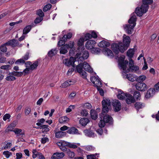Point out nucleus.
I'll list each match as a JSON object with an SVG mask.
<instances>
[{"label":"nucleus","mask_w":159,"mask_h":159,"mask_svg":"<svg viewBox=\"0 0 159 159\" xmlns=\"http://www.w3.org/2000/svg\"><path fill=\"white\" fill-rule=\"evenodd\" d=\"M102 112L99 115V117L101 119L98 124L99 127H104L106 124L108 126L112 125L113 122V118L111 116L107 114L111 106L110 100L108 98L103 99L102 101Z\"/></svg>","instance_id":"1"},{"label":"nucleus","mask_w":159,"mask_h":159,"mask_svg":"<svg viewBox=\"0 0 159 159\" xmlns=\"http://www.w3.org/2000/svg\"><path fill=\"white\" fill-rule=\"evenodd\" d=\"M130 42V39L129 36H126L124 34L123 35V43L119 42L117 43H113L111 44V48L115 55H118L119 52L123 53L129 46Z\"/></svg>","instance_id":"2"},{"label":"nucleus","mask_w":159,"mask_h":159,"mask_svg":"<svg viewBox=\"0 0 159 159\" xmlns=\"http://www.w3.org/2000/svg\"><path fill=\"white\" fill-rule=\"evenodd\" d=\"M142 4L140 7H137L136 8L134 13H135L137 16L141 17L143 14L146 13L148 11L149 8L150 3L146 2H143L142 0Z\"/></svg>","instance_id":"3"},{"label":"nucleus","mask_w":159,"mask_h":159,"mask_svg":"<svg viewBox=\"0 0 159 159\" xmlns=\"http://www.w3.org/2000/svg\"><path fill=\"white\" fill-rule=\"evenodd\" d=\"M111 104L115 111L118 112L121 109V103L118 100H113L111 101Z\"/></svg>","instance_id":"4"},{"label":"nucleus","mask_w":159,"mask_h":159,"mask_svg":"<svg viewBox=\"0 0 159 159\" xmlns=\"http://www.w3.org/2000/svg\"><path fill=\"white\" fill-rule=\"evenodd\" d=\"M135 86L136 89L140 91H145L148 89L147 85L141 81L138 82Z\"/></svg>","instance_id":"5"},{"label":"nucleus","mask_w":159,"mask_h":159,"mask_svg":"<svg viewBox=\"0 0 159 159\" xmlns=\"http://www.w3.org/2000/svg\"><path fill=\"white\" fill-rule=\"evenodd\" d=\"M90 80L92 83L94 84V86L96 88L98 87L102 86V83L100 81V79L99 78L98 76L97 75L95 77L92 76L90 78Z\"/></svg>","instance_id":"6"},{"label":"nucleus","mask_w":159,"mask_h":159,"mask_svg":"<svg viewBox=\"0 0 159 159\" xmlns=\"http://www.w3.org/2000/svg\"><path fill=\"white\" fill-rule=\"evenodd\" d=\"M83 65H82V63H80L76 66V70L81 75L83 78L87 80L86 78L87 73L85 71L83 70Z\"/></svg>","instance_id":"7"},{"label":"nucleus","mask_w":159,"mask_h":159,"mask_svg":"<svg viewBox=\"0 0 159 159\" xmlns=\"http://www.w3.org/2000/svg\"><path fill=\"white\" fill-rule=\"evenodd\" d=\"M38 66V60L35 61L33 64L30 61H27L25 63V66L27 67H30V70H36L37 69V66Z\"/></svg>","instance_id":"8"},{"label":"nucleus","mask_w":159,"mask_h":159,"mask_svg":"<svg viewBox=\"0 0 159 159\" xmlns=\"http://www.w3.org/2000/svg\"><path fill=\"white\" fill-rule=\"evenodd\" d=\"M75 61V58L72 57H71L69 59H65L64 62L65 65L68 67H69L70 66H72L73 67H74Z\"/></svg>","instance_id":"9"},{"label":"nucleus","mask_w":159,"mask_h":159,"mask_svg":"<svg viewBox=\"0 0 159 159\" xmlns=\"http://www.w3.org/2000/svg\"><path fill=\"white\" fill-rule=\"evenodd\" d=\"M131 17L129 20L128 22L129 24H132V28H134L136 25V21H137V17L134 12L131 14Z\"/></svg>","instance_id":"10"},{"label":"nucleus","mask_w":159,"mask_h":159,"mask_svg":"<svg viewBox=\"0 0 159 159\" xmlns=\"http://www.w3.org/2000/svg\"><path fill=\"white\" fill-rule=\"evenodd\" d=\"M126 98L125 100L127 104H130L132 103L135 102V100L132 95L129 93H126Z\"/></svg>","instance_id":"11"},{"label":"nucleus","mask_w":159,"mask_h":159,"mask_svg":"<svg viewBox=\"0 0 159 159\" xmlns=\"http://www.w3.org/2000/svg\"><path fill=\"white\" fill-rule=\"evenodd\" d=\"M96 44V42L94 40H89L86 42L85 46L87 49L90 50L95 47Z\"/></svg>","instance_id":"12"},{"label":"nucleus","mask_w":159,"mask_h":159,"mask_svg":"<svg viewBox=\"0 0 159 159\" xmlns=\"http://www.w3.org/2000/svg\"><path fill=\"white\" fill-rule=\"evenodd\" d=\"M85 41V40L83 38H81L79 39L77 42V45L79 47L77 49V50L80 51V49L82 51L84 50L85 48L84 46V43Z\"/></svg>","instance_id":"13"},{"label":"nucleus","mask_w":159,"mask_h":159,"mask_svg":"<svg viewBox=\"0 0 159 159\" xmlns=\"http://www.w3.org/2000/svg\"><path fill=\"white\" fill-rule=\"evenodd\" d=\"M155 90L154 88H150L149 89L145 94V97L147 98H149L152 97L155 94Z\"/></svg>","instance_id":"14"},{"label":"nucleus","mask_w":159,"mask_h":159,"mask_svg":"<svg viewBox=\"0 0 159 159\" xmlns=\"http://www.w3.org/2000/svg\"><path fill=\"white\" fill-rule=\"evenodd\" d=\"M19 43V42L18 40L13 39L10 40L5 43V44H7V46H11L12 47L14 48L16 46H18Z\"/></svg>","instance_id":"15"},{"label":"nucleus","mask_w":159,"mask_h":159,"mask_svg":"<svg viewBox=\"0 0 159 159\" xmlns=\"http://www.w3.org/2000/svg\"><path fill=\"white\" fill-rule=\"evenodd\" d=\"M83 65V68L87 71L90 73H92L93 72V70L89 64L86 61H84L83 63H82Z\"/></svg>","instance_id":"16"},{"label":"nucleus","mask_w":159,"mask_h":159,"mask_svg":"<svg viewBox=\"0 0 159 159\" xmlns=\"http://www.w3.org/2000/svg\"><path fill=\"white\" fill-rule=\"evenodd\" d=\"M110 45V43L105 40H102L98 44V46L104 48H107Z\"/></svg>","instance_id":"17"},{"label":"nucleus","mask_w":159,"mask_h":159,"mask_svg":"<svg viewBox=\"0 0 159 159\" xmlns=\"http://www.w3.org/2000/svg\"><path fill=\"white\" fill-rule=\"evenodd\" d=\"M124 28L125 32L128 34H131L132 33V30L134 28H132V25L130 24H126L123 26Z\"/></svg>","instance_id":"18"},{"label":"nucleus","mask_w":159,"mask_h":159,"mask_svg":"<svg viewBox=\"0 0 159 159\" xmlns=\"http://www.w3.org/2000/svg\"><path fill=\"white\" fill-rule=\"evenodd\" d=\"M102 51L105 55L108 56H110L112 58L113 57V53L112 51L110 49L108 48H103Z\"/></svg>","instance_id":"19"},{"label":"nucleus","mask_w":159,"mask_h":159,"mask_svg":"<svg viewBox=\"0 0 159 159\" xmlns=\"http://www.w3.org/2000/svg\"><path fill=\"white\" fill-rule=\"evenodd\" d=\"M66 133L70 134H79L78 130L76 128L74 127H71L68 129L67 131H66Z\"/></svg>","instance_id":"20"},{"label":"nucleus","mask_w":159,"mask_h":159,"mask_svg":"<svg viewBox=\"0 0 159 159\" xmlns=\"http://www.w3.org/2000/svg\"><path fill=\"white\" fill-rule=\"evenodd\" d=\"M85 135L89 137H95L94 133L92 130L90 129H86L84 131Z\"/></svg>","instance_id":"21"},{"label":"nucleus","mask_w":159,"mask_h":159,"mask_svg":"<svg viewBox=\"0 0 159 159\" xmlns=\"http://www.w3.org/2000/svg\"><path fill=\"white\" fill-rule=\"evenodd\" d=\"M13 132L15 133L16 134L17 136H19L21 135L22 137L25 135V132L24 131L22 132V130L21 129L16 128L14 130H13Z\"/></svg>","instance_id":"22"},{"label":"nucleus","mask_w":159,"mask_h":159,"mask_svg":"<svg viewBox=\"0 0 159 159\" xmlns=\"http://www.w3.org/2000/svg\"><path fill=\"white\" fill-rule=\"evenodd\" d=\"M118 94L117 95V98L120 100L125 99L126 97V93H124L122 91L120 90L118 91Z\"/></svg>","instance_id":"23"},{"label":"nucleus","mask_w":159,"mask_h":159,"mask_svg":"<svg viewBox=\"0 0 159 159\" xmlns=\"http://www.w3.org/2000/svg\"><path fill=\"white\" fill-rule=\"evenodd\" d=\"M66 132L62 131H59L55 133V137L57 138H61L66 135Z\"/></svg>","instance_id":"24"},{"label":"nucleus","mask_w":159,"mask_h":159,"mask_svg":"<svg viewBox=\"0 0 159 159\" xmlns=\"http://www.w3.org/2000/svg\"><path fill=\"white\" fill-rule=\"evenodd\" d=\"M89 119L86 118H81L80 121L79 123L82 126H85L89 122Z\"/></svg>","instance_id":"25"},{"label":"nucleus","mask_w":159,"mask_h":159,"mask_svg":"<svg viewBox=\"0 0 159 159\" xmlns=\"http://www.w3.org/2000/svg\"><path fill=\"white\" fill-rule=\"evenodd\" d=\"M90 114L91 118L94 120H96L98 118V113L94 110L91 109L90 111Z\"/></svg>","instance_id":"26"},{"label":"nucleus","mask_w":159,"mask_h":159,"mask_svg":"<svg viewBox=\"0 0 159 159\" xmlns=\"http://www.w3.org/2000/svg\"><path fill=\"white\" fill-rule=\"evenodd\" d=\"M80 52L82 55L81 58L83 59H86L89 57V52L87 51H81Z\"/></svg>","instance_id":"27"},{"label":"nucleus","mask_w":159,"mask_h":159,"mask_svg":"<svg viewBox=\"0 0 159 159\" xmlns=\"http://www.w3.org/2000/svg\"><path fill=\"white\" fill-rule=\"evenodd\" d=\"M32 28L31 25H28L24 28L23 31V34H26L31 30Z\"/></svg>","instance_id":"28"},{"label":"nucleus","mask_w":159,"mask_h":159,"mask_svg":"<svg viewBox=\"0 0 159 159\" xmlns=\"http://www.w3.org/2000/svg\"><path fill=\"white\" fill-rule=\"evenodd\" d=\"M66 41V40H65V39L63 38V36L62 38H60L59 41L57 43V46L59 47H60L61 46H63L65 44V43Z\"/></svg>","instance_id":"29"},{"label":"nucleus","mask_w":159,"mask_h":159,"mask_svg":"<svg viewBox=\"0 0 159 159\" xmlns=\"http://www.w3.org/2000/svg\"><path fill=\"white\" fill-rule=\"evenodd\" d=\"M139 69V67L138 66L134 65L133 66H132L131 69H127V70H125V71L124 72L125 74H126L127 73H128L130 71H133L134 70L135 71H136L138 70Z\"/></svg>","instance_id":"30"},{"label":"nucleus","mask_w":159,"mask_h":159,"mask_svg":"<svg viewBox=\"0 0 159 159\" xmlns=\"http://www.w3.org/2000/svg\"><path fill=\"white\" fill-rule=\"evenodd\" d=\"M9 74L13 76L20 77L23 75V72L13 71L11 72H9Z\"/></svg>","instance_id":"31"},{"label":"nucleus","mask_w":159,"mask_h":159,"mask_svg":"<svg viewBox=\"0 0 159 159\" xmlns=\"http://www.w3.org/2000/svg\"><path fill=\"white\" fill-rule=\"evenodd\" d=\"M126 76V78L128 79L129 80L132 82H134L135 80V79L134 78L133 74H128L125 75Z\"/></svg>","instance_id":"32"},{"label":"nucleus","mask_w":159,"mask_h":159,"mask_svg":"<svg viewBox=\"0 0 159 159\" xmlns=\"http://www.w3.org/2000/svg\"><path fill=\"white\" fill-rule=\"evenodd\" d=\"M143 103L139 102H137L134 104V107L137 111L143 107Z\"/></svg>","instance_id":"33"},{"label":"nucleus","mask_w":159,"mask_h":159,"mask_svg":"<svg viewBox=\"0 0 159 159\" xmlns=\"http://www.w3.org/2000/svg\"><path fill=\"white\" fill-rule=\"evenodd\" d=\"M125 56L123 55L119 57L118 59L119 64L120 66L121 65L122 66H123L124 68H125V66H124V65H123V61L125 60Z\"/></svg>","instance_id":"34"},{"label":"nucleus","mask_w":159,"mask_h":159,"mask_svg":"<svg viewBox=\"0 0 159 159\" xmlns=\"http://www.w3.org/2000/svg\"><path fill=\"white\" fill-rule=\"evenodd\" d=\"M90 50H91L92 53L94 54H98L101 51V49L99 48H94V47Z\"/></svg>","instance_id":"35"},{"label":"nucleus","mask_w":159,"mask_h":159,"mask_svg":"<svg viewBox=\"0 0 159 159\" xmlns=\"http://www.w3.org/2000/svg\"><path fill=\"white\" fill-rule=\"evenodd\" d=\"M74 44L75 43L73 41H70L68 43H66L64 45L67 50V49L69 48L71 49L73 48Z\"/></svg>","instance_id":"36"},{"label":"nucleus","mask_w":159,"mask_h":159,"mask_svg":"<svg viewBox=\"0 0 159 159\" xmlns=\"http://www.w3.org/2000/svg\"><path fill=\"white\" fill-rule=\"evenodd\" d=\"M134 54V49H129L127 52V56L130 58L133 57Z\"/></svg>","instance_id":"37"},{"label":"nucleus","mask_w":159,"mask_h":159,"mask_svg":"<svg viewBox=\"0 0 159 159\" xmlns=\"http://www.w3.org/2000/svg\"><path fill=\"white\" fill-rule=\"evenodd\" d=\"M140 96L141 95L139 91L137 90H135L134 91L133 94L134 98H136L137 100H140Z\"/></svg>","instance_id":"38"},{"label":"nucleus","mask_w":159,"mask_h":159,"mask_svg":"<svg viewBox=\"0 0 159 159\" xmlns=\"http://www.w3.org/2000/svg\"><path fill=\"white\" fill-rule=\"evenodd\" d=\"M69 119L66 116H64L59 119V122L61 123L67 122L69 121Z\"/></svg>","instance_id":"39"},{"label":"nucleus","mask_w":159,"mask_h":159,"mask_svg":"<svg viewBox=\"0 0 159 159\" xmlns=\"http://www.w3.org/2000/svg\"><path fill=\"white\" fill-rule=\"evenodd\" d=\"M8 76H7L6 78V80L8 81H13L16 79V78L15 77L12 76L11 75L9 74V73H8Z\"/></svg>","instance_id":"40"},{"label":"nucleus","mask_w":159,"mask_h":159,"mask_svg":"<svg viewBox=\"0 0 159 159\" xmlns=\"http://www.w3.org/2000/svg\"><path fill=\"white\" fill-rule=\"evenodd\" d=\"M66 153H67V155L70 158H73L75 156V154L74 152H73L71 151L69 149L67 150V151Z\"/></svg>","instance_id":"41"},{"label":"nucleus","mask_w":159,"mask_h":159,"mask_svg":"<svg viewBox=\"0 0 159 159\" xmlns=\"http://www.w3.org/2000/svg\"><path fill=\"white\" fill-rule=\"evenodd\" d=\"M67 50L64 45L61 47L60 48V54H65L67 53Z\"/></svg>","instance_id":"42"},{"label":"nucleus","mask_w":159,"mask_h":159,"mask_svg":"<svg viewBox=\"0 0 159 159\" xmlns=\"http://www.w3.org/2000/svg\"><path fill=\"white\" fill-rule=\"evenodd\" d=\"M52 5L50 4H48L46 5H45L43 8V11L44 12H46L47 11L50 10L52 7Z\"/></svg>","instance_id":"43"},{"label":"nucleus","mask_w":159,"mask_h":159,"mask_svg":"<svg viewBox=\"0 0 159 159\" xmlns=\"http://www.w3.org/2000/svg\"><path fill=\"white\" fill-rule=\"evenodd\" d=\"M37 14L40 17L43 18L44 16V13L42 11L41 9H39L37 11Z\"/></svg>","instance_id":"44"},{"label":"nucleus","mask_w":159,"mask_h":159,"mask_svg":"<svg viewBox=\"0 0 159 159\" xmlns=\"http://www.w3.org/2000/svg\"><path fill=\"white\" fill-rule=\"evenodd\" d=\"M72 36V33L71 32L68 33L67 34L64 35H63V38L65 39V40H67V39H70Z\"/></svg>","instance_id":"45"},{"label":"nucleus","mask_w":159,"mask_h":159,"mask_svg":"<svg viewBox=\"0 0 159 159\" xmlns=\"http://www.w3.org/2000/svg\"><path fill=\"white\" fill-rule=\"evenodd\" d=\"M56 51V49H52L50 51H49L48 53V56L50 57H52L53 56L55 55L56 53L54 52V51Z\"/></svg>","instance_id":"46"},{"label":"nucleus","mask_w":159,"mask_h":159,"mask_svg":"<svg viewBox=\"0 0 159 159\" xmlns=\"http://www.w3.org/2000/svg\"><path fill=\"white\" fill-rule=\"evenodd\" d=\"M78 52L77 53L75 56V57L74 58H75V61H76V59H80V60H81V57L80 56L81 55V53L80 52V51L79 50H78Z\"/></svg>","instance_id":"47"},{"label":"nucleus","mask_w":159,"mask_h":159,"mask_svg":"<svg viewBox=\"0 0 159 159\" xmlns=\"http://www.w3.org/2000/svg\"><path fill=\"white\" fill-rule=\"evenodd\" d=\"M7 44H5V43L2 45L0 47V51L3 52H6L7 51V48L6 47Z\"/></svg>","instance_id":"48"},{"label":"nucleus","mask_w":159,"mask_h":159,"mask_svg":"<svg viewBox=\"0 0 159 159\" xmlns=\"http://www.w3.org/2000/svg\"><path fill=\"white\" fill-rule=\"evenodd\" d=\"M83 107L84 108L90 109L91 108L92 106L91 104L90 103L87 102L84 104Z\"/></svg>","instance_id":"49"},{"label":"nucleus","mask_w":159,"mask_h":159,"mask_svg":"<svg viewBox=\"0 0 159 159\" xmlns=\"http://www.w3.org/2000/svg\"><path fill=\"white\" fill-rule=\"evenodd\" d=\"M58 159L62 158L65 156L64 153L61 152H56Z\"/></svg>","instance_id":"50"},{"label":"nucleus","mask_w":159,"mask_h":159,"mask_svg":"<svg viewBox=\"0 0 159 159\" xmlns=\"http://www.w3.org/2000/svg\"><path fill=\"white\" fill-rule=\"evenodd\" d=\"M3 154L5 155L6 157L8 158L12 155V153L8 151H6L3 152Z\"/></svg>","instance_id":"51"},{"label":"nucleus","mask_w":159,"mask_h":159,"mask_svg":"<svg viewBox=\"0 0 159 159\" xmlns=\"http://www.w3.org/2000/svg\"><path fill=\"white\" fill-rule=\"evenodd\" d=\"M99 154L95 153L94 154H90L87 156V159H96V156Z\"/></svg>","instance_id":"52"},{"label":"nucleus","mask_w":159,"mask_h":159,"mask_svg":"<svg viewBox=\"0 0 159 159\" xmlns=\"http://www.w3.org/2000/svg\"><path fill=\"white\" fill-rule=\"evenodd\" d=\"M92 38V35L91 34L87 33L85 34L84 38L86 41Z\"/></svg>","instance_id":"53"},{"label":"nucleus","mask_w":159,"mask_h":159,"mask_svg":"<svg viewBox=\"0 0 159 159\" xmlns=\"http://www.w3.org/2000/svg\"><path fill=\"white\" fill-rule=\"evenodd\" d=\"M33 158H35L38 156L39 152H38L36 149H34L32 150Z\"/></svg>","instance_id":"54"},{"label":"nucleus","mask_w":159,"mask_h":159,"mask_svg":"<svg viewBox=\"0 0 159 159\" xmlns=\"http://www.w3.org/2000/svg\"><path fill=\"white\" fill-rule=\"evenodd\" d=\"M43 18L39 17H37L34 20V22L35 24L39 23L43 20Z\"/></svg>","instance_id":"55"},{"label":"nucleus","mask_w":159,"mask_h":159,"mask_svg":"<svg viewBox=\"0 0 159 159\" xmlns=\"http://www.w3.org/2000/svg\"><path fill=\"white\" fill-rule=\"evenodd\" d=\"M123 65H124V66H125V68H124L123 66H122L121 65H120V66L124 70H125H125H126V65L128 64L129 62L127 60H124V61H123Z\"/></svg>","instance_id":"56"},{"label":"nucleus","mask_w":159,"mask_h":159,"mask_svg":"<svg viewBox=\"0 0 159 159\" xmlns=\"http://www.w3.org/2000/svg\"><path fill=\"white\" fill-rule=\"evenodd\" d=\"M10 66L9 65H7L2 66H1L0 68L2 69L8 70L10 69Z\"/></svg>","instance_id":"57"},{"label":"nucleus","mask_w":159,"mask_h":159,"mask_svg":"<svg viewBox=\"0 0 159 159\" xmlns=\"http://www.w3.org/2000/svg\"><path fill=\"white\" fill-rule=\"evenodd\" d=\"M26 62H25V61H24L23 59H19L17 60L15 62V63L16 64H19L20 63L23 64H25V63Z\"/></svg>","instance_id":"58"},{"label":"nucleus","mask_w":159,"mask_h":159,"mask_svg":"<svg viewBox=\"0 0 159 159\" xmlns=\"http://www.w3.org/2000/svg\"><path fill=\"white\" fill-rule=\"evenodd\" d=\"M68 80L63 83L60 86V87L62 88H66L69 86Z\"/></svg>","instance_id":"59"},{"label":"nucleus","mask_w":159,"mask_h":159,"mask_svg":"<svg viewBox=\"0 0 159 159\" xmlns=\"http://www.w3.org/2000/svg\"><path fill=\"white\" fill-rule=\"evenodd\" d=\"M31 111V109L30 107H26L25 109V113L26 116H27L29 114Z\"/></svg>","instance_id":"60"},{"label":"nucleus","mask_w":159,"mask_h":159,"mask_svg":"<svg viewBox=\"0 0 159 159\" xmlns=\"http://www.w3.org/2000/svg\"><path fill=\"white\" fill-rule=\"evenodd\" d=\"M37 121L39 122L36 123V125L38 126H40L41 125V124H43L45 121V120L43 118H42L40 119H38Z\"/></svg>","instance_id":"61"},{"label":"nucleus","mask_w":159,"mask_h":159,"mask_svg":"<svg viewBox=\"0 0 159 159\" xmlns=\"http://www.w3.org/2000/svg\"><path fill=\"white\" fill-rule=\"evenodd\" d=\"M67 147L70 148H73L74 149L76 148H77V146L76 145L71 143L70 142H68Z\"/></svg>","instance_id":"62"},{"label":"nucleus","mask_w":159,"mask_h":159,"mask_svg":"<svg viewBox=\"0 0 159 159\" xmlns=\"http://www.w3.org/2000/svg\"><path fill=\"white\" fill-rule=\"evenodd\" d=\"M81 114L83 116H87L88 113L87 110L85 109H83L81 111Z\"/></svg>","instance_id":"63"},{"label":"nucleus","mask_w":159,"mask_h":159,"mask_svg":"<svg viewBox=\"0 0 159 159\" xmlns=\"http://www.w3.org/2000/svg\"><path fill=\"white\" fill-rule=\"evenodd\" d=\"M101 86L98 87L97 88L98 91L99 92L100 95L102 96H103L104 95L103 90L100 87Z\"/></svg>","instance_id":"64"}]
</instances>
